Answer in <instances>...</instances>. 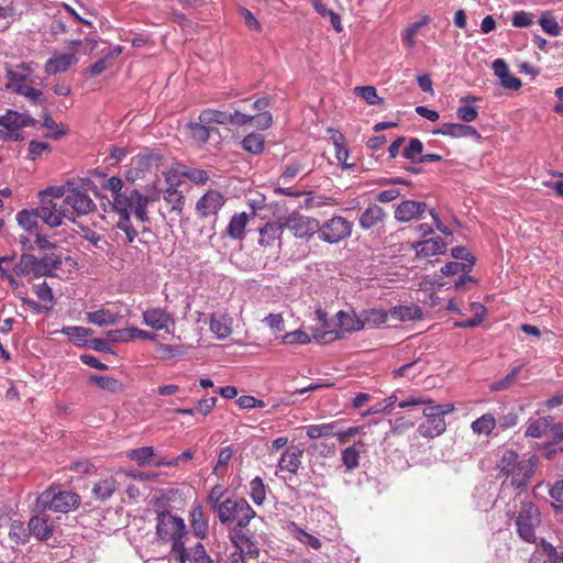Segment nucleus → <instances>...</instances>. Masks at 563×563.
I'll use <instances>...</instances> for the list:
<instances>
[{"label":"nucleus","mask_w":563,"mask_h":563,"mask_svg":"<svg viewBox=\"0 0 563 563\" xmlns=\"http://www.w3.org/2000/svg\"><path fill=\"white\" fill-rule=\"evenodd\" d=\"M89 178L67 179L60 186L47 187L37 196V218L51 228L59 227L63 219L75 222L77 217L88 216L97 210V205L89 195V189L95 188Z\"/></svg>","instance_id":"nucleus-1"},{"label":"nucleus","mask_w":563,"mask_h":563,"mask_svg":"<svg viewBox=\"0 0 563 563\" xmlns=\"http://www.w3.org/2000/svg\"><path fill=\"white\" fill-rule=\"evenodd\" d=\"M37 274L68 278L77 269V263L64 250L37 232Z\"/></svg>","instance_id":"nucleus-2"},{"label":"nucleus","mask_w":563,"mask_h":563,"mask_svg":"<svg viewBox=\"0 0 563 563\" xmlns=\"http://www.w3.org/2000/svg\"><path fill=\"white\" fill-rule=\"evenodd\" d=\"M188 531L183 518L169 511H158L156 517V537L164 543H170V554L177 563H187L185 537Z\"/></svg>","instance_id":"nucleus-3"},{"label":"nucleus","mask_w":563,"mask_h":563,"mask_svg":"<svg viewBox=\"0 0 563 563\" xmlns=\"http://www.w3.org/2000/svg\"><path fill=\"white\" fill-rule=\"evenodd\" d=\"M496 468L499 476L511 478V486L523 488L534 473V463L532 459L519 460L514 450H505L496 464Z\"/></svg>","instance_id":"nucleus-4"},{"label":"nucleus","mask_w":563,"mask_h":563,"mask_svg":"<svg viewBox=\"0 0 563 563\" xmlns=\"http://www.w3.org/2000/svg\"><path fill=\"white\" fill-rule=\"evenodd\" d=\"M80 496L77 493L60 490L57 486H51L40 496L37 505L54 512L67 514L80 506Z\"/></svg>","instance_id":"nucleus-5"},{"label":"nucleus","mask_w":563,"mask_h":563,"mask_svg":"<svg viewBox=\"0 0 563 563\" xmlns=\"http://www.w3.org/2000/svg\"><path fill=\"white\" fill-rule=\"evenodd\" d=\"M218 517L222 523L236 522L238 528H244L255 511L244 498H228L218 505Z\"/></svg>","instance_id":"nucleus-6"},{"label":"nucleus","mask_w":563,"mask_h":563,"mask_svg":"<svg viewBox=\"0 0 563 563\" xmlns=\"http://www.w3.org/2000/svg\"><path fill=\"white\" fill-rule=\"evenodd\" d=\"M125 197L128 202L134 208L135 218L145 223L150 220L147 206L161 199V190L153 183L146 186L145 194H141L137 189H131V195Z\"/></svg>","instance_id":"nucleus-7"},{"label":"nucleus","mask_w":563,"mask_h":563,"mask_svg":"<svg viewBox=\"0 0 563 563\" xmlns=\"http://www.w3.org/2000/svg\"><path fill=\"white\" fill-rule=\"evenodd\" d=\"M353 224L341 216H334L320 224L318 231L319 239L323 242L334 244L349 238L352 233Z\"/></svg>","instance_id":"nucleus-8"},{"label":"nucleus","mask_w":563,"mask_h":563,"mask_svg":"<svg viewBox=\"0 0 563 563\" xmlns=\"http://www.w3.org/2000/svg\"><path fill=\"white\" fill-rule=\"evenodd\" d=\"M540 523V512L532 503H525L517 517L516 525L520 538L527 542L536 541V528Z\"/></svg>","instance_id":"nucleus-9"},{"label":"nucleus","mask_w":563,"mask_h":563,"mask_svg":"<svg viewBox=\"0 0 563 563\" xmlns=\"http://www.w3.org/2000/svg\"><path fill=\"white\" fill-rule=\"evenodd\" d=\"M284 229L287 228L297 239H310L320 229V222L313 217H308L294 211L283 222Z\"/></svg>","instance_id":"nucleus-10"},{"label":"nucleus","mask_w":563,"mask_h":563,"mask_svg":"<svg viewBox=\"0 0 563 563\" xmlns=\"http://www.w3.org/2000/svg\"><path fill=\"white\" fill-rule=\"evenodd\" d=\"M113 210L119 217L117 228L124 232L125 243L132 244L137 238V230L131 222V213L134 214V208L128 202L125 196H119L115 198Z\"/></svg>","instance_id":"nucleus-11"},{"label":"nucleus","mask_w":563,"mask_h":563,"mask_svg":"<svg viewBox=\"0 0 563 563\" xmlns=\"http://www.w3.org/2000/svg\"><path fill=\"white\" fill-rule=\"evenodd\" d=\"M142 321L146 327L154 330H164L170 333V328L175 325V319L172 313L163 308H147L142 313Z\"/></svg>","instance_id":"nucleus-12"},{"label":"nucleus","mask_w":563,"mask_h":563,"mask_svg":"<svg viewBox=\"0 0 563 563\" xmlns=\"http://www.w3.org/2000/svg\"><path fill=\"white\" fill-rule=\"evenodd\" d=\"M225 202L224 196L217 190L207 191L196 205V210L201 218L216 216Z\"/></svg>","instance_id":"nucleus-13"},{"label":"nucleus","mask_w":563,"mask_h":563,"mask_svg":"<svg viewBox=\"0 0 563 563\" xmlns=\"http://www.w3.org/2000/svg\"><path fill=\"white\" fill-rule=\"evenodd\" d=\"M31 124L33 119L29 114L9 110L4 115H0V125L9 130L14 140H23L20 129Z\"/></svg>","instance_id":"nucleus-14"},{"label":"nucleus","mask_w":563,"mask_h":563,"mask_svg":"<svg viewBox=\"0 0 563 563\" xmlns=\"http://www.w3.org/2000/svg\"><path fill=\"white\" fill-rule=\"evenodd\" d=\"M283 231V222H267L263 228L260 229L258 244L265 249L273 247L275 245L280 247Z\"/></svg>","instance_id":"nucleus-15"},{"label":"nucleus","mask_w":563,"mask_h":563,"mask_svg":"<svg viewBox=\"0 0 563 563\" xmlns=\"http://www.w3.org/2000/svg\"><path fill=\"white\" fill-rule=\"evenodd\" d=\"M427 210V203L415 201V200H405L399 203L395 210V218L400 222H408L413 219H418L422 217V214Z\"/></svg>","instance_id":"nucleus-16"},{"label":"nucleus","mask_w":563,"mask_h":563,"mask_svg":"<svg viewBox=\"0 0 563 563\" xmlns=\"http://www.w3.org/2000/svg\"><path fill=\"white\" fill-rule=\"evenodd\" d=\"M434 134L451 136L454 139L474 137L481 139L478 131L471 125L462 123H442L439 129L433 131Z\"/></svg>","instance_id":"nucleus-17"},{"label":"nucleus","mask_w":563,"mask_h":563,"mask_svg":"<svg viewBox=\"0 0 563 563\" xmlns=\"http://www.w3.org/2000/svg\"><path fill=\"white\" fill-rule=\"evenodd\" d=\"M386 217L387 213L380 206L376 203H369L367 208L360 214L358 224L363 230H371L378 227L379 224H383Z\"/></svg>","instance_id":"nucleus-18"},{"label":"nucleus","mask_w":563,"mask_h":563,"mask_svg":"<svg viewBox=\"0 0 563 563\" xmlns=\"http://www.w3.org/2000/svg\"><path fill=\"white\" fill-rule=\"evenodd\" d=\"M78 63V57L75 53L54 54L45 63V73L48 75H56L58 73L67 71L73 65Z\"/></svg>","instance_id":"nucleus-19"},{"label":"nucleus","mask_w":563,"mask_h":563,"mask_svg":"<svg viewBox=\"0 0 563 563\" xmlns=\"http://www.w3.org/2000/svg\"><path fill=\"white\" fill-rule=\"evenodd\" d=\"M302 454L303 451L298 446L287 448L278 461L279 470L296 474L301 465Z\"/></svg>","instance_id":"nucleus-20"},{"label":"nucleus","mask_w":563,"mask_h":563,"mask_svg":"<svg viewBox=\"0 0 563 563\" xmlns=\"http://www.w3.org/2000/svg\"><path fill=\"white\" fill-rule=\"evenodd\" d=\"M494 74L499 78L500 84L506 89L518 90L521 87V80L510 74L508 65L501 58L493 63Z\"/></svg>","instance_id":"nucleus-21"},{"label":"nucleus","mask_w":563,"mask_h":563,"mask_svg":"<svg viewBox=\"0 0 563 563\" xmlns=\"http://www.w3.org/2000/svg\"><path fill=\"white\" fill-rule=\"evenodd\" d=\"M108 336L113 342H128L135 338L153 341L156 334L137 328H128L123 330H112L108 332Z\"/></svg>","instance_id":"nucleus-22"},{"label":"nucleus","mask_w":563,"mask_h":563,"mask_svg":"<svg viewBox=\"0 0 563 563\" xmlns=\"http://www.w3.org/2000/svg\"><path fill=\"white\" fill-rule=\"evenodd\" d=\"M416 253L421 257H430L443 254L446 250V244L442 238L435 236L417 243L415 246Z\"/></svg>","instance_id":"nucleus-23"},{"label":"nucleus","mask_w":563,"mask_h":563,"mask_svg":"<svg viewBox=\"0 0 563 563\" xmlns=\"http://www.w3.org/2000/svg\"><path fill=\"white\" fill-rule=\"evenodd\" d=\"M446 430V422L444 418L441 416H435L432 418H426V421L419 424L418 432L421 437L427 439H433Z\"/></svg>","instance_id":"nucleus-24"},{"label":"nucleus","mask_w":563,"mask_h":563,"mask_svg":"<svg viewBox=\"0 0 563 563\" xmlns=\"http://www.w3.org/2000/svg\"><path fill=\"white\" fill-rule=\"evenodd\" d=\"M43 130L42 136L49 140H59L67 134L68 128L66 124L57 123L51 115L44 114L43 122L37 126V131Z\"/></svg>","instance_id":"nucleus-25"},{"label":"nucleus","mask_w":563,"mask_h":563,"mask_svg":"<svg viewBox=\"0 0 563 563\" xmlns=\"http://www.w3.org/2000/svg\"><path fill=\"white\" fill-rule=\"evenodd\" d=\"M249 220L246 212L234 213L225 228V234L233 240L242 241L245 238Z\"/></svg>","instance_id":"nucleus-26"},{"label":"nucleus","mask_w":563,"mask_h":563,"mask_svg":"<svg viewBox=\"0 0 563 563\" xmlns=\"http://www.w3.org/2000/svg\"><path fill=\"white\" fill-rule=\"evenodd\" d=\"M190 526L196 537L203 539L208 532V520L201 505H195L190 512Z\"/></svg>","instance_id":"nucleus-27"},{"label":"nucleus","mask_w":563,"mask_h":563,"mask_svg":"<svg viewBox=\"0 0 563 563\" xmlns=\"http://www.w3.org/2000/svg\"><path fill=\"white\" fill-rule=\"evenodd\" d=\"M117 489V481L110 476L99 481L92 487L91 494L96 500L104 501L109 499Z\"/></svg>","instance_id":"nucleus-28"},{"label":"nucleus","mask_w":563,"mask_h":563,"mask_svg":"<svg viewBox=\"0 0 563 563\" xmlns=\"http://www.w3.org/2000/svg\"><path fill=\"white\" fill-rule=\"evenodd\" d=\"M199 121L209 125H229L231 122V115L229 114V111L208 108L200 112Z\"/></svg>","instance_id":"nucleus-29"},{"label":"nucleus","mask_w":563,"mask_h":563,"mask_svg":"<svg viewBox=\"0 0 563 563\" xmlns=\"http://www.w3.org/2000/svg\"><path fill=\"white\" fill-rule=\"evenodd\" d=\"M339 327L345 332H355L363 330L362 317L354 312L339 311L338 314Z\"/></svg>","instance_id":"nucleus-30"},{"label":"nucleus","mask_w":563,"mask_h":563,"mask_svg":"<svg viewBox=\"0 0 563 563\" xmlns=\"http://www.w3.org/2000/svg\"><path fill=\"white\" fill-rule=\"evenodd\" d=\"M119 319V313L111 312L107 309H99L87 313V320L99 327L115 324Z\"/></svg>","instance_id":"nucleus-31"},{"label":"nucleus","mask_w":563,"mask_h":563,"mask_svg":"<svg viewBox=\"0 0 563 563\" xmlns=\"http://www.w3.org/2000/svg\"><path fill=\"white\" fill-rule=\"evenodd\" d=\"M288 531L289 533L291 534V537L296 540H298L299 542L314 549V550H319L321 547H322V543L321 541L308 533L307 531H305L303 529H301L297 523L295 522H291L289 526H288Z\"/></svg>","instance_id":"nucleus-32"},{"label":"nucleus","mask_w":563,"mask_h":563,"mask_svg":"<svg viewBox=\"0 0 563 563\" xmlns=\"http://www.w3.org/2000/svg\"><path fill=\"white\" fill-rule=\"evenodd\" d=\"M497 426V420L493 413H484L471 424V429L475 434L489 435Z\"/></svg>","instance_id":"nucleus-33"},{"label":"nucleus","mask_w":563,"mask_h":563,"mask_svg":"<svg viewBox=\"0 0 563 563\" xmlns=\"http://www.w3.org/2000/svg\"><path fill=\"white\" fill-rule=\"evenodd\" d=\"M552 422L553 418L551 416L532 420L528 423L525 434L530 438H541L547 434Z\"/></svg>","instance_id":"nucleus-34"},{"label":"nucleus","mask_w":563,"mask_h":563,"mask_svg":"<svg viewBox=\"0 0 563 563\" xmlns=\"http://www.w3.org/2000/svg\"><path fill=\"white\" fill-rule=\"evenodd\" d=\"M89 382L95 383L102 390H107L112 394H119L124 390L123 383L114 377L102 376V375H91L89 377Z\"/></svg>","instance_id":"nucleus-35"},{"label":"nucleus","mask_w":563,"mask_h":563,"mask_svg":"<svg viewBox=\"0 0 563 563\" xmlns=\"http://www.w3.org/2000/svg\"><path fill=\"white\" fill-rule=\"evenodd\" d=\"M363 329L368 327L371 329L384 324L388 319V313L382 309H368L361 313Z\"/></svg>","instance_id":"nucleus-36"},{"label":"nucleus","mask_w":563,"mask_h":563,"mask_svg":"<svg viewBox=\"0 0 563 563\" xmlns=\"http://www.w3.org/2000/svg\"><path fill=\"white\" fill-rule=\"evenodd\" d=\"M389 314L400 321L419 320L422 318V310L418 306H398L394 307Z\"/></svg>","instance_id":"nucleus-37"},{"label":"nucleus","mask_w":563,"mask_h":563,"mask_svg":"<svg viewBox=\"0 0 563 563\" xmlns=\"http://www.w3.org/2000/svg\"><path fill=\"white\" fill-rule=\"evenodd\" d=\"M13 273L16 277H29L31 282V274H35V257L32 254H22L20 262L13 267Z\"/></svg>","instance_id":"nucleus-38"},{"label":"nucleus","mask_w":563,"mask_h":563,"mask_svg":"<svg viewBox=\"0 0 563 563\" xmlns=\"http://www.w3.org/2000/svg\"><path fill=\"white\" fill-rule=\"evenodd\" d=\"M336 422H329L322 424H310L306 427V434L312 440L329 438L335 434Z\"/></svg>","instance_id":"nucleus-39"},{"label":"nucleus","mask_w":563,"mask_h":563,"mask_svg":"<svg viewBox=\"0 0 563 563\" xmlns=\"http://www.w3.org/2000/svg\"><path fill=\"white\" fill-rule=\"evenodd\" d=\"M363 446V443L358 441L357 443L345 448L342 451V463L345 466L346 471L351 472L360 466V449L357 446Z\"/></svg>","instance_id":"nucleus-40"},{"label":"nucleus","mask_w":563,"mask_h":563,"mask_svg":"<svg viewBox=\"0 0 563 563\" xmlns=\"http://www.w3.org/2000/svg\"><path fill=\"white\" fill-rule=\"evenodd\" d=\"M35 516H32L29 521V529H26L21 521L13 520L9 531L10 538L16 543H25L29 540Z\"/></svg>","instance_id":"nucleus-41"},{"label":"nucleus","mask_w":563,"mask_h":563,"mask_svg":"<svg viewBox=\"0 0 563 563\" xmlns=\"http://www.w3.org/2000/svg\"><path fill=\"white\" fill-rule=\"evenodd\" d=\"M10 85L15 88L16 92L25 95L31 100H35V88L26 85L25 75L19 71H9Z\"/></svg>","instance_id":"nucleus-42"},{"label":"nucleus","mask_w":563,"mask_h":563,"mask_svg":"<svg viewBox=\"0 0 563 563\" xmlns=\"http://www.w3.org/2000/svg\"><path fill=\"white\" fill-rule=\"evenodd\" d=\"M163 198L166 203L170 206V212H175L176 214H180L183 212L185 206V197L181 191L169 187L164 191Z\"/></svg>","instance_id":"nucleus-43"},{"label":"nucleus","mask_w":563,"mask_h":563,"mask_svg":"<svg viewBox=\"0 0 563 563\" xmlns=\"http://www.w3.org/2000/svg\"><path fill=\"white\" fill-rule=\"evenodd\" d=\"M128 456L136 462L139 466L153 465L155 457V451L153 446H142L139 449L131 450Z\"/></svg>","instance_id":"nucleus-44"},{"label":"nucleus","mask_w":563,"mask_h":563,"mask_svg":"<svg viewBox=\"0 0 563 563\" xmlns=\"http://www.w3.org/2000/svg\"><path fill=\"white\" fill-rule=\"evenodd\" d=\"M80 236L89 243V246H87L88 250L93 247L103 251L108 245L107 240L89 227H80Z\"/></svg>","instance_id":"nucleus-45"},{"label":"nucleus","mask_w":563,"mask_h":563,"mask_svg":"<svg viewBox=\"0 0 563 563\" xmlns=\"http://www.w3.org/2000/svg\"><path fill=\"white\" fill-rule=\"evenodd\" d=\"M53 292L46 283L37 289V312H47L53 308Z\"/></svg>","instance_id":"nucleus-46"},{"label":"nucleus","mask_w":563,"mask_h":563,"mask_svg":"<svg viewBox=\"0 0 563 563\" xmlns=\"http://www.w3.org/2000/svg\"><path fill=\"white\" fill-rule=\"evenodd\" d=\"M475 100H477V98H475V97H465V98L461 99V101H464V102L475 101ZM456 115L461 121L468 123V122H473L477 119L478 111H477L476 107L465 103L457 108Z\"/></svg>","instance_id":"nucleus-47"},{"label":"nucleus","mask_w":563,"mask_h":563,"mask_svg":"<svg viewBox=\"0 0 563 563\" xmlns=\"http://www.w3.org/2000/svg\"><path fill=\"white\" fill-rule=\"evenodd\" d=\"M188 129L190 131V137L200 144L207 143L210 137L209 124H205L200 121L190 122L188 123Z\"/></svg>","instance_id":"nucleus-48"},{"label":"nucleus","mask_w":563,"mask_h":563,"mask_svg":"<svg viewBox=\"0 0 563 563\" xmlns=\"http://www.w3.org/2000/svg\"><path fill=\"white\" fill-rule=\"evenodd\" d=\"M63 332L69 336L77 345L88 343L87 338L92 334V330L84 327H67Z\"/></svg>","instance_id":"nucleus-49"},{"label":"nucleus","mask_w":563,"mask_h":563,"mask_svg":"<svg viewBox=\"0 0 563 563\" xmlns=\"http://www.w3.org/2000/svg\"><path fill=\"white\" fill-rule=\"evenodd\" d=\"M264 142L263 135L251 133L243 139L242 146L246 152L260 154L264 150Z\"/></svg>","instance_id":"nucleus-50"},{"label":"nucleus","mask_w":563,"mask_h":563,"mask_svg":"<svg viewBox=\"0 0 563 563\" xmlns=\"http://www.w3.org/2000/svg\"><path fill=\"white\" fill-rule=\"evenodd\" d=\"M267 487L261 477H255L250 483V496L256 505H262L266 499Z\"/></svg>","instance_id":"nucleus-51"},{"label":"nucleus","mask_w":563,"mask_h":563,"mask_svg":"<svg viewBox=\"0 0 563 563\" xmlns=\"http://www.w3.org/2000/svg\"><path fill=\"white\" fill-rule=\"evenodd\" d=\"M210 330L220 339L228 338L232 332L228 319L225 317L217 318L216 316L210 319Z\"/></svg>","instance_id":"nucleus-52"},{"label":"nucleus","mask_w":563,"mask_h":563,"mask_svg":"<svg viewBox=\"0 0 563 563\" xmlns=\"http://www.w3.org/2000/svg\"><path fill=\"white\" fill-rule=\"evenodd\" d=\"M187 561L190 563H212V559L207 553L202 543L198 542L187 550Z\"/></svg>","instance_id":"nucleus-53"},{"label":"nucleus","mask_w":563,"mask_h":563,"mask_svg":"<svg viewBox=\"0 0 563 563\" xmlns=\"http://www.w3.org/2000/svg\"><path fill=\"white\" fill-rule=\"evenodd\" d=\"M354 91L371 106L384 102V99L377 96L376 88L373 86H357Z\"/></svg>","instance_id":"nucleus-54"},{"label":"nucleus","mask_w":563,"mask_h":563,"mask_svg":"<svg viewBox=\"0 0 563 563\" xmlns=\"http://www.w3.org/2000/svg\"><path fill=\"white\" fill-rule=\"evenodd\" d=\"M423 366L420 365L419 361L407 363L394 372L395 377H408L415 378L423 372Z\"/></svg>","instance_id":"nucleus-55"},{"label":"nucleus","mask_w":563,"mask_h":563,"mask_svg":"<svg viewBox=\"0 0 563 563\" xmlns=\"http://www.w3.org/2000/svg\"><path fill=\"white\" fill-rule=\"evenodd\" d=\"M521 368H522V365L516 366L503 379L494 382L490 385V390L500 391V390L508 389L516 382L517 376L520 373Z\"/></svg>","instance_id":"nucleus-56"},{"label":"nucleus","mask_w":563,"mask_h":563,"mask_svg":"<svg viewBox=\"0 0 563 563\" xmlns=\"http://www.w3.org/2000/svg\"><path fill=\"white\" fill-rule=\"evenodd\" d=\"M422 150V142L419 139H411L408 146L405 147L402 155L412 163H419V157L423 155Z\"/></svg>","instance_id":"nucleus-57"},{"label":"nucleus","mask_w":563,"mask_h":563,"mask_svg":"<svg viewBox=\"0 0 563 563\" xmlns=\"http://www.w3.org/2000/svg\"><path fill=\"white\" fill-rule=\"evenodd\" d=\"M234 455V450L232 446H225L221 449L218 455V461L216 466L213 467V474L214 475H222L223 470L228 466L230 461L232 460Z\"/></svg>","instance_id":"nucleus-58"},{"label":"nucleus","mask_w":563,"mask_h":563,"mask_svg":"<svg viewBox=\"0 0 563 563\" xmlns=\"http://www.w3.org/2000/svg\"><path fill=\"white\" fill-rule=\"evenodd\" d=\"M104 188L112 191V194H113L112 206L115 203L117 197H119V196H128L129 197V195H131V190H129V189H125L124 191H122L123 181L121 178L115 177V176H112L107 179V181L104 184Z\"/></svg>","instance_id":"nucleus-59"},{"label":"nucleus","mask_w":563,"mask_h":563,"mask_svg":"<svg viewBox=\"0 0 563 563\" xmlns=\"http://www.w3.org/2000/svg\"><path fill=\"white\" fill-rule=\"evenodd\" d=\"M235 106L236 103L231 104L232 111H229V114L231 115V122L229 123V125L245 126L247 124H251V114L243 113Z\"/></svg>","instance_id":"nucleus-60"},{"label":"nucleus","mask_w":563,"mask_h":563,"mask_svg":"<svg viewBox=\"0 0 563 563\" xmlns=\"http://www.w3.org/2000/svg\"><path fill=\"white\" fill-rule=\"evenodd\" d=\"M16 221L21 228L31 232L35 228V212L29 210H21L16 214Z\"/></svg>","instance_id":"nucleus-61"},{"label":"nucleus","mask_w":563,"mask_h":563,"mask_svg":"<svg viewBox=\"0 0 563 563\" xmlns=\"http://www.w3.org/2000/svg\"><path fill=\"white\" fill-rule=\"evenodd\" d=\"M310 336L308 333L301 331V330H296V331H292V332H287L284 336H283V343L285 344H308L310 343Z\"/></svg>","instance_id":"nucleus-62"},{"label":"nucleus","mask_w":563,"mask_h":563,"mask_svg":"<svg viewBox=\"0 0 563 563\" xmlns=\"http://www.w3.org/2000/svg\"><path fill=\"white\" fill-rule=\"evenodd\" d=\"M542 30L551 36L560 35L561 29L556 20L548 14H543L540 19Z\"/></svg>","instance_id":"nucleus-63"},{"label":"nucleus","mask_w":563,"mask_h":563,"mask_svg":"<svg viewBox=\"0 0 563 563\" xmlns=\"http://www.w3.org/2000/svg\"><path fill=\"white\" fill-rule=\"evenodd\" d=\"M303 169V166L299 162H291L287 164L280 174L279 179L287 184L289 180L294 179L299 173Z\"/></svg>","instance_id":"nucleus-64"}]
</instances>
